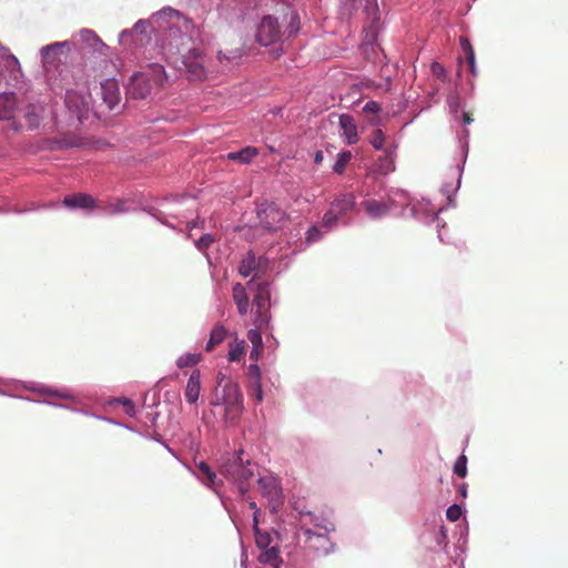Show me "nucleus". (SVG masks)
<instances>
[{
    "mask_svg": "<svg viewBox=\"0 0 568 568\" xmlns=\"http://www.w3.org/2000/svg\"><path fill=\"white\" fill-rule=\"evenodd\" d=\"M71 79H73L71 70L63 67L58 70L55 75H49V83L53 90L65 89V106L79 122H82V119L90 110L91 97L84 84L79 85L77 83V89L69 88L71 85Z\"/></svg>",
    "mask_w": 568,
    "mask_h": 568,
    "instance_id": "f257e3e1",
    "label": "nucleus"
},
{
    "mask_svg": "<svg viewBox=\"0 0 568 568\" xmlns=\"http://www.w3.org/2000/svg\"><path fill=\"white\" fill-rule=\"evenodd\" d=\"M176 37V31L171 30L168 38V47L169 50L174 53H180L182 55V63L186 70V73L191 80H204L206 78V58L203 52L197 49L189 48V42L191 40L187 36H180L179 43H173L174 38Z\"/></svg>",
    "mask_w": 568,
    "mask_h": 568,
    "instance_id": "f03ea898",
    "label": "nucleus"
},
{
    "mask_svg": "<svg viewBox=\"0 0 568 568\" xmlns=\"http://www.w3.org/2000/svg\"><path fill=\"white\" fill-rule=\"evenodd\" d=\"M168 77L161 64H151L148 70L134 73L126 88V94L131 99H145L153 89L165 85Z\"/></svg>",
    "mask_w": 568,
    "mask_h": 568,
    "instance_id": "7ed1b4c3",
    "label": "nucleus"
},
{
    "mask_svg": "<svg viewBox=\"0 0 568 568\" xmlns=\"http://www.w3.org/2000/svg\"><path fill=\"white\" fill-rule=\"evenodd\" d=\"M256 217L258 225L267 232L282 230L287 220V213L275 202L263 201L256 205Z\"/></svg>",
    "mask_w": 568,
    "mask_h": 568,
    "instance_id": "20e7f679",
    "label": "nucleus"
},
{
    "mask_svg": "<svg viewBox=\"0 0 568 568\" xmlns=\"http://www.w3.org/2000/svg\"><path fill=\"white\" fill-rule=\"evenodd\" d=\"M224 474L239 485L242 494H245L247 491L245 485L254 476V470L251 468L250 462L244 465L242 458L237 457L224 466Z\"/></svg>",
    "mask_w": 568,
    "mask_h": 568,
    "instance_id": "39448f33",
    "label": "nucleus"
},
{
    "mask_svg": "<svg viewBox=\"0 0 568 568\" xmlns=\"http://www.w3.org/2000/svg\"><path fill=\"white\" fill-rule=\"evenodd\" d=\"M302 536L304 547L317 556L327 555L332 549V542L327 535L326 527L325 532H316L313 531L311 528H303Z\"/></svg>",
    "mask_w": 568,
    "mask_h": 568,
    "instance_id": "423d86ee",
    "label": "nucleus"
},
{
    "mask_svg": "<svg viewBox=\"0 0 568 568\" xmlns=\"http://www.w3.org/2000/svg\"><path fill=\"white\" fill-rule=\"evenodd\" d=\"M282 36L281 27L276 18L265 16L256 30V40L262 45L275 43Z\"/></svg>",
    "mask_w": 568,
    "mask_h": 568,
    "instance_id": "0eeeda50",
    "label": "nucleus"
},
{
    "mask_svg": "<svg viewBox=\"0 0 568 568\" xmlns=\"http://www.w3.org/2000/svg\"><path fill=\"white\" fill-rule=\"evenodd\" d=\"M212 405H224V415L227 419L234 420L242 410L241 393H215L211 400Z\"/></svg>",
    "mask_w": 568,
    "mask_h": 568,
    "instance_id": "6e6552de",
    "label": "nucleus"
},
{
    "mask_svg": "<svg viewBox=\"0 0 568 568\" xmlns=\"http://www.w3.org/2000/svg\"><path fill=\"white\" fill-rule=\"evenodd\" d=\"M258 488L263 496L268 499V505L272 511H277L282 506V489L276 478L273 476H264L258 479Z\"/></svg>",
    "mask_w": 568,
    "mask_h": 568,
    "instance_id": "1a4fd4ad",
    "label": "nucleus"
},
{
    "mask_svg": "<svg viewBox=\"0 0 568 568\" xmlns=\"http://www.w3.org/2000/svg\"><path fill=\"white\" fill-rule=\"evenodd\" d=\"M270 305V294L265 286L258 285L257 293L253 298V306L255 307V324L260 328L268 322L267 310Z\"/></svg>",
    "mask_w": 568,
    "mask_h": 568,
    "instance_id": "9d476101",
    "label": "nucleus"
},
{
    "mask_svg": "<svg viewBox=\"0 0 568 568\" xmlns=\"http://www.w3.org/2000/svg\"><path fill=\"white\" fill-rule=\"evenodd\" d=\"M65 47H68V42H54L41 49L42 62L48 73L52 68L58 67L61 61L60 55Z\"/></svg>",
    "mask_w": 568,
    "mask_h": 568,
    "instance_id": "9b49d317",
    "label": "nucleus"
},
{
    "mask_svg": "<svg viewBox=\"0 0 568 568\" xmlns=\"http://www.w3.org/2000/svg\"><path fill=\"white\" fill-rule=\"evenodd\" d=\"M100 92L103 102L110 110H113L120 101V89L118 82L113 79H106L101 83Z\"/></svg>",
    "mask_w": 568,
    "mask_h": 568,
    "instance_id": "f8f14e48",
    "label": "nucleus"
},
{
    "mask_svg": "<svg viewBox=\"0 0 568 568\" xmlns=\"http://www.w3.org/2000/svg\"><path fill=\"white\" fill-rule=\"evenodd\" d=\"M338 123L347 143L351 145L357 143L358 133L353 116L349 114H342L339 115Z\"/></svg>",
    "mask_w": 568,
    "mask_h": 568,
    "instance_id": "ddd939ff",
    "label": "nucleus"
},
{
    "mask_svg": "<svg viewBox=\"0 0 568 568\" xmlns=\"http://www.w3.org/2000/svg\"><path fill=\"white\" fill-rule=\"evenodd\" d=\"M16 108L17 101L12 92L0 93V120H13Z\"/></svg>",
    "mask_w": 568,
    "mask_h": 568,
    "instance_id": "4468645a",
    "label": "nucleus"
},
{
    "mask_svg": "<svg viewBox=\"0 0 568 568\" xmlns=\"http://www.w3.org/2000/svg\"><path fill=\"white\" fill-rule=\"evenodd\" d=\"M395 150L396 145L385 149V154L379 156L375 163V170L377 173L386 175L395 170Z\"/></svg>",
    "mask_w": 568,
    "mask_h": 568,
    "instance_id": "2eb2a0df",
    "label": "nucleus"
},
{
    "mask_svg": "<svg viewBox=\"0 0 568 568\" xmlns=\"http://www.w3.org/2000/svg\"><path fill=\"white\" fill-rule=\"evenodd\" d=\"M63 204L70 209H93L95 206V201L88 194L77 193L67 195L63 199Z\"/></svg>",
    "mask_w": 568,
    "mask_h": 568,
    "instance_id": "dca6fc26",
    "label": "nucleus"
},
{
    "mask_svg": "<svg viewBox=\"0 0 568 568\" xmlns=\"http://www.w3.org/2000/svg\"><path fill=\"white\" fill-rule=\"evenodd\" d=\"M364 211L372 219H379L389 212V205L376 200H366L362 203Z\"/></svg>",
    "mask_w": 568,
    "mask_h": 568,
    "instance_id": "f3484780",
    "label": "nucleus"
},
{
    "mask_svg": "<svg viewBox=\"0 0 568 568\" xmlns=\"http://www.w3.org/2000/svg\"><path fill=\"white\" fill-rule=\"evenodd\" d=\"M233 300L236 304L239 313L243 316L246 315L250 301L244 286L241 283H236L233 286Z\"/></svg>",
    "mask_w": 568,
    "mask_h": 568,
    "instance_id": "a211bd4d",
    "label": "nucleus"
},
{
    "mask_svg": "<svg viewBox=\"0 0 568 568\" xmlns=\"http://www.w3.org/2000/svg\"><path fill=\"white\" fill-rule=\"evenodd\" d=\"M355 206V196L353 194H343L332 202L331 207L342 216L344 213L352 211Z\"/></svg>",
    "mask_w": 568,
    "mask_h": 568,
    "instance_id": "6ab92c4d",
    "label": "nucleus"
},
{
    "mask_svg": "<svg viewBox=\"0 0 568 568\" xmlns=\"http://www.w3.org/2000/svg\"><path fill=\"white\" fill-rule=\"evenodd\" d=\"M257 559L258 562L270 565L273 568H280L283 562L280 556V551L276 547H270L262 550Z\"/></svg>",
    "mask_w": 568,
    "mask_h": 568,
    "instance_id": "aec40b11",
    "label": "nucleus"
},
{
    "mask_svg": "<svg viewBox=\"0 0 568 568\" xmlns=\"http://www.w3.org/2000/svg\"><path fill=\"white\" fill-rule=\"evenodd\" d=\"M258 151L254 146H246L237 152L227 153L226 158L229 160L239 161L240 163L247 164L250 163L256 155Z\"/></svg>",
    "mask_w": 568,
    "mask_h": 568,
    "instance_id": "412c9836",
    "label": "nucleus"
},
{
    "mask_svg": "<svg viewBox=\"0 0 568 568\" xmlns=\"http://www.w3.org/2000/svg\"><path fill=\"white\" fill-rule=\"evenodd\" d=\"M196 476L209 487H214L216 475L212 468L205 463L200 462L195 464Z\"/></svg>",
    "mask_w": 568,
    "mask_h": 568,
    "instance_id": "4be33fe9",
    "label": "nucleus"
},
{
    "mask_svg": "<svg viewBox=\"0 0 568 568\" xmlns=\"http://www.w3.org/2000/svg\"><path fill=\"white\" fill-rule=\"evenodd\" d=\"M82 141L79 136L74 134H63L60 138L55 139L52 144V149H69L81 146Z\"/></svg>",
    "mask_w": 568,
    "mask_h": 568,
    "instance_id": "5701e85b",
    "label": "nucleus"
},
{
    "mask_svg": "<svg viewBox=\"0 0 568 568\" xmlns=\"http://www.w3.org/2000/svg\"><path fill=\"white\" fill-rule=\"evenodd\" d=\"M226 337V328L223 325H215L211 332L210 339L205 345L206 352H212Z\"/></svg>",
    "mask_w": 568,
    "mask_h": 568,
    "instance_id": "b1692460",
    "label": "nucleus"
},
{
    "mask_svg": "<svg viewBox=\"0 0 568 568\" xmlns=\"http://www.w3.org/2000/svg\"><path fill=\"white\" fill-rule=\"evenodd\" d=\"M256 270V257L254 253L248 252L242 260L239 272L242 276L247 277Z\"/></svg>",
    "mask_w": 568,
    "mask_h": 568,
    "instance_id": "393cba45",
    "label": "nucleus"
},
{
    "mask_svg": "<svg viewBox=\"0 0 568 568\" xmlns=\"http://www.w3.org/2000/svg\"><path fill=\"white\" fill-rule=\"evenodd\" d=\"M24 119L30 130L37 129L40 124V108L28 105L24 112Z\"/></svg>",
    "mask_w": 568,
    "mask_h": 568,
    "instance_id": "a878e982",
    "label": "nucleus"
},
{
    "mask_svg": "<svg viewBox=\"0 0 568 568\" xmlns=\"http://www.w3.org/2000/svg\"><path fill=\"white\" fill-rule=\"evenodd\" d=\"M247 339L251 342L253 346V351L251 353V358L257 357L258 354L263 351V342L262 335L258 329H250L247 332Z\"/></svg>",
    "mask_w": 568,
    "mask_h": 568,
    "instance_id": "bb28decb",
    "label": "nucleus"
},
{
    "mask_svg": "<svg viewBox=\"0 0 568 568\" xmlns=\"http://www.w3.org/2000/svg\"><path fill=\"white\" fill-rule=\"evenodd\" d=\"M253 521H254V531H255V541H256V546L261 549V550H264L266 548H270V544H271V536L266 532H261L260 529H258V519L253 518Z\"/></svg>",
    "mask_w": 568,
    "mask_h": 568,
    "instance_id": "cd10ccee",
    "label": "nucleus"
},
{
    "mask_svg": "<svg viewBox=\"0 0 568 568\" xmlns=\"http://www.w3.org/2000/svg\"><path fill=\"white\" fill-rule=\"evenodd\" d=\"M202 359V355L201 354H197V353H187V354H184L182 356H180L176 361V365L180 367V368H184V367H193L195 366L197 363H200Z\"/></svg>",
    "mask_w": 568,
    "mask_h": 568,
    "instance_id": "c85d7f7f",
    "label": "nucleus"
},
{
    "mask_svg": "<svg viewBox=\"0 0 568 568\" xmlns=\"http://www.w3.org/2000/svg\"><path fill=\"white\" fill-rule=\"evenodd\" d=\"M352 160L351 151H343L338 154L337 160L333 166V171L337 174H343L345 172L346 166Z\"/></svg>",
    "mask_w": 568,
    "mask_h": 568,
    "instance_id": "c756f323",
    "label": "nucleus"
},
{
    "mask_svg": "<svg viewBox=\"0 0 568 568\" xmlns=\"http://www.w3.org/2000/svg\"><path fill=\"white\" fill-rule=\"evenodd\" d=\"M385 134L383 133V131L381 129H376L373 131L372 135H371V139H369V143L373 145V148L375 150H378V151H382L384 149V144H385Z\"/></svg>",
    "mask_w": 568,
    "mask_h": 568,
    "instance_id": "7c9ffc66",
    "label": "nucleus"
},
{
    "mask_svg": "<svg viewBox=\"0 0 568 568\" xmlns=\"http://www.w3.org/2000/svg\"><path fill=\"white\" fill-rule=\"evenodd\" d=\"M0 62L11 72L18 71L20 69L18 59L10 52V50L7 51V54L3 55Z\"/></svg>",
    "mask_w": 568,
    "mask_h": 568,
    "instance_id": "2f4dec72",
    "label": "nucleus"
},
{
    "mask_svg": "<svg viewBox=\"0 0 568 568\" xmlns=\"http://www.w3.org/2000/svg\"><path fill=\"white\" fill-rule=\"evenodd\" d=\"M201 388V374L199 369H193L189 379L185 390H200Z\"/></svg>",
    "mask_w": 568,
    "mask_h": 568,
    "instance_id": "473e14b6",
    "label": "nucleus"
},
{
    "mask_svg": "<svg viewBox=\"0 0 568 568\" xmlns=\"http://www.w3.org/2000/svg\"><path fill=\"white\" fill-rule=\"evenodd\" d=\"M454 473L460 478H464L467 475V458L465 455H462L456 460L454 465Z\"/></svg>",
    "mask_w": 568,
    "mask_h": 568,
    "instance_id": "72a5a7b5",
    "label": "nucleus"
},
{
    "mask_svg": "<svg viewBox=\"0 0 568 568\" xmlns=\"http://www.w3.org/2000/svg\"><path fill=\"white\" fill-rule=\"evenodd\" d=\"M244 342L241 344H234L231 346V349L229 352V361L230 362H239L244 354Z\"/></svg>",
    "mask_w": 568,
    "mask_h": 568,
    "instance_id": "f704fd0d",
    "label": "nucleus"
},
{
    "mask_svg": "<svg viewBox=\"0 0 568 568\" xmlns=\"http://www.w3.org/2000/svg\"><path fill=\"white\" fill-rule=\"evenodd\" d=\"M339 217V214H337L332 207L327 210V212L323 216V225L327 229H332L337 220Z\"/></svg>",
    "mask_w": 568,
    "mask_h": 568,
    "instance_id": "c9c22d12",
    "label": "nucleus"
},
{
    "mask_svg": "<svg viewBox=\"0 0 568 568\" xmlns=\"http://www.w3.org/2000/svg\"><path fill=\"white\" fill-rule=\"evenodd\" d=\"M214 239L211 234H203L199 240L195 241V246L200 251H205L212 245Z\"/></svg>",
    "mask_w": 568,
    "mask_h": 568,
    "instance_id": "e433bc0d",
    "label": "nucleus"
},
{
    "mask_svg": "<svg viewBox=\"0 0 568 568\" xmlns=\"http://www.w3.org/2000/svg\"><path fill=\"white\" fill-rule=\"evenodd\" d=\"M462 516V508L459 505L454 504L446 510V517L449 521H457Z\"/></svg>",
    "mask_w": 568,
    "mask_h": 568,
    "instance_id": "4c0bfd02",
    "label": "nucleus"
},
{
    "mask_svg": "<svg viewBox=\"0 0 568 568\" xmlns=\"http://www.w3.org/2000/svg\"><path fill=\"white\" fill-rule=\"evenodd\" d=\"M106 212L109 214H120L126 212L125 202L122 200H118L115 203L110 204L106 207Z\"/></svg>",
    "mask_w": 568,
    "mask_h": 568,
    "instance_id": "58836bf2",
    "label": "nucleus"
},
{
    "mask_svg": "<svg viewBox=\"0 0 568 568\" xmlns=\"http://www.w3.org/2000/svg\"><path fill=\"white\" fill-rule=\"evenodd\" d=\"M151 28V24L145 20H139L134 27L132 28L131 32L135 34H146Z\"/></svg>",
    "mask_w": 568,
    "mask_h": 568,
    "instance_id": "ea45409f",
    "label": "nucleus"
},
{
    "mask_svg": "<svg viewBox=\"0 0 568 568\" xmlns=\"http://www.w3.org/2000/svg\"><path fill=\"white\" fill-rule=\"evenodd\" d=\"M300 29V17L296 13H293L290 20L288 27V36H294L297 33Z\"/></svg>",
    "mask_w": 568,
    "mask_h": 568,
    "instance_id": "a19ab883",
    "label": "nucleus"
},
{
    "mask_svg": "<svg viewBox=\"0 0 568 568\" xmlns=\"http://www.w3.org/2000/svg\"><path fill=\"white\" fill-rule=\"evenodd\" d=\"M80 37L83 41H87V42H98L99 41V38L97 36V33L92 30H88V29H83L80 31Z\"/></svg>",
    "mask_w": 568,
    "mask_h": 568,
    "instance_id": "79ce46f5",
    "label": "nucleus"
},
{
    "mask_svg": "<svg viewBox=\"0 0 568 568\" xmlns=\"http://www.w3.org/2000/svg\"><path fill=\"white\" fill-rule=\"evenodd\" d=\"M118 403H121L125 407V413L129 415H133L135 412L134 404L131 399L126 397H121L116 399Z\"/></svg>",
    "mask_w": 568,
    "mask_h": 568,
    "instance_id": "37998d69",
    "label": "nucleus"
},
{
    "mask_svg": "<svg viewBox=\"0 0 568 568\" xmlns=\"http://www.w3.org/2000/svg\"><path fill=\"white\" fill-rule=\"evenodd\" d=\"M118 403H121L125 407V413L129 415H133L135 412L134 404L131 399L126 397H121L116 399Z\"/></svg>",
    "mask_w": 568,
    "mask_h": 568,
    "instance_id": "c03bdc74",
    "label": "nucleus"
},
{
    "mask_svg": "<svg viewBox=\"0 0 568 568\" xmlns=\"http://www.w3.org/2000/svg\"><path fill=\"white\" fill-rule=\"evenodd\" d=\"M320 237H321V232L317 229V226H312L308 229L307 234H306V241L308 243L316 242L317 240H320Z\"/></svg>",
    "mask_w": 568,
    "mask_h": 568,
    "instance_id": "a18cd8bd",
    "label": "nucleus"
},
{
    "mask_svg": "<svg viewBox=\"0 0 568 568\" xmlns=\"http://www.w3.org/2000/svg\"><path fill=\"white\" fill-rule=\"evenodd\" d=\"M363 111L365 113H378L381 111V104L376 101H368L364 105Z\"/></svg>",
    "mask_w": 568,
    "mask_h": 568,
    "instance_id": "49530a36",
    "label": "nucleus"
},
{
    "mask_svg": "<svg viewBox=\"0 0 568 568\" xmlns=\"http://www.w3.org/2000/svg\"><path fill=\"white\" fill-rule=\"evenodd\" d=\"M12 388H14L16 390H19V389H22V390H28V392H31V390H41L40 388H36L33 386H28L23 383H20V382H16L13 383L12 385H10Z\"/></svg>",
    "mask_w": 568,
    "mask_h": 568,
    "instance_id": "de8ad7c7",
    "label": "nucleus"
},
{
    "mask_svg": "<svg viewBox=\"0 0 568 568\" xmlns=\"http://www.w3.org/2000/svg\"><path fill=\"white\" fill-rule=\"evenodd\" d=\"M459 42H460V47H462L464 53L474 51V49L467 38L460 37Z\"/></svg>",
    "mask_w": 568,
    "mask_h": 568,
    "instance_id": "09e8293b",
    "label": "nucleus"
},
{
    "mask_svg": "<svg viewBox=\"0 0 568 568\" xmlns=\"http://www.w3.org/2000/svg\"><path fill=\"white\" fill-rule=\"evenodd\" d=\"M465 55H466V60L469 64L470 72L473 74H475V52L470 51V52L465 53Z\"/></svg>",
    "mask_w": 568,
    "mask_h": 568,
    "instance_id": "8fccbe9b",
    "label": "nucleus"
},
{
    "mask_svg": "<svg viewBox=\"0 0 568 568\" xmlns=\"http://www.w3.org/2000/svg\"><path fill=\"white\" fill-rule=\"evenodd\" d=\"M171 13L174 14L179 21H182V24L186 30L189 29V27H191V22L187 19L181 17L179 12L171 10Z\"/></svg>",
    "mask_w": 568,
    "mask_h": 568,
    "instance_id": "3c124183",
    "label": "nucleus"
},
{
    "mask_svg": "<svg viewBox=\"0 0 568 568\" xmlns=\"http://www.w3.org/2000/svg\"><path fill=\"white\" fill-rule=\"evenodd\" d=\"M200 393H185V398L189 404H194L199 399Z\"/></svg>",
    "mask_w": 568,
    "mask_h": 568,
    "instance_id": "603ef678",
    "label": "nucleus"
},
{
    "mask_svg": "<svg viewBox=\"0 0 568 568\" xmlns=\"http://www.w3.org/2000/svg\"><path fill=\"white\" fill-rule=\"evenodd\" d=\"M432 69L437 77L444 74V68L439 63H433Z\"/></svg>",
    "mask_w": 568,
    "mask_h": 568,
    "instance_id": "864d4df0",
    "label": "nucleus"
},
{
    "mask_svg": "<svg viewBox=\"0 0 568 568\" xmlns=\"http://www.w3.org/2000/svg\"><path fill=\"white\" fill-rule=\"evenodd\" d=\"M473 118H471V114L468 113V112H464L463 113V124L464 125H467V124H470L473 122Z\"/></svg>",
    "mask_w": 568,
    "mask_h": 568,
    "instance_id": "5fc2aeb1",
    "label": "nucleus"
},
{
    "mask_svg": "<svg viewBox=\"0 0 568 568\" xmlns=\"http://www.w3.org/2000/svg\"><path fill=\"white\" fill-rule=\"evenodd\" d=\"M324 160V154L322 151H316L315 154H314V162L316 164H321Z\"/></svg>",
    "mask_w": 568,
    "mask_h": 568,
    "instance_id": "6e6d98bb",
    "label": "nucleus"
},
{
    "mask_svg": "<svg viewBox=\"0 0 568 568\" xmlns=\"http://www.w3.org/2000/svg\"><path fill=\"white\" fill-rule=\"evenodd\" d=\"M250 508L254 510V517L255 516L257 517L260 510H258L255 501L250 503Z\"/></svg>",
    "mask_w": 568,
    "mask_h": 568,
    "instance_id": "4d7b16f0",
    "label": "nucleus"
},
{
    "mask_svg": "<svg viewBox=\"0 0 568 568\" xmlns=\"http://www.w3.org/2000/svg\"><path fill=\"white\" fill-rule=\"evenodd\" d=\"M8 50H9L8 48H6L2 44H0V60L3 58V55L7 54Z\"/></svg>",
    "mask_w": 568,
    "mask_h": 568,
    "instance_id": "13d9d810",
    "label": "nucleus"
},
{
    "mask_svg": "<svg viewBox=\"0 0 568 568\" xmlns=\"http://www.w3.org/2000/svg\"><path fill=\"white\" fill-rule=\"evenodd\" d=\"M219 60L221 62H223V60L225 59L226 61H230L231 59L229 57H226L225 54H223L222 52H219Z\"/></svg>",
    "mask_w": 568,
    "mask_h": 568,
    "instance_id": "bf43d9fd",
    "label": "nucleus"
},
{
    "mask_svg": "<svg viewBox=\"0 0 568 568\" xmlns=\"http://www.w3.org/2000/svg\"><path fill=\"white\" fill-rule=\"evenodd\" d=\"M460 494L463 497H466V494H467V489H466V486L465 485H462L460 486V489H459Z\"/></svg>",
    "mask_w": 568,
    "mask_h": 568,
    "instance_id": "052dcab7",
    "label": "nucleus"
},
{
    "mask_svg": "<svg viewBox=\"0 0 568 568\" xmlns=\"http://www.w3.org/2000/svg\"><path fill=\"white\" fill-rule=\"evenodd\" d=\"M263 393H256V400L257 403H261L263 400Z\"/></svg>",
    "mask_w": 568,
    "mask_h": 568,
    "instance_id": "680f3d73",
    "label": "nucleus"
},
{
    "mask_svg": "<svg viewBox=\"0 0 568 568\" xmlns=\"http://www.w3.org/2000/svg\"><path fill=\"white\" fill-rule=\"evenodd\" d=\"M457 103H450V109L453 112H457Z\"/></svg>",
    "mask_w": 568,
    "mask_h": 568,
    "instance_id": "e2e57ef3",
    "label": "nucleus"
},
{
    "mask_svg": "<svg viewBox=\"0 0 568 568\" xmlns=\"http://www.w3.org/2000/svg\"><path fill=\"white\" fill-rule=\"evenodd\" d=\"M11 126H12V129L14 131H19L20 130V128L17 125V123L14 121L11 123Z\"/></svg>",
    "mask_w": 568,
    "mask_h": 568,
    "instance_id": "0e129e2a",
    "label": "nucleus"
},
{
    "mask_svg": "<svg viewBox=\"0 0 568 568\" xmlns=\"http://www.w3.org/2000/svg\"><path fill=\"white\" fill-rule=\"evenodd\" d=\"M251 369L258 373V367L256 365H251Z\"/></svg>",
    "mask_w": 568,
    "mask_h": 568,
    "instance_id": "69168bd1",
    "label": "nucleus"
},
{
    "mask_svg": "<svg viewBox=\"0 0 568 568\" xmlns=\"http://www.w3.org/2000/svg\"><path fill=\"white\" fill-rule=\"evenodd\" d=\"M52 395H61L62 393H58V392H54V393H51Z\"/></svg>",
    "mask_w": 568,
    "mask_h": 568,
    "instance_id": "338daca9",
    "label": "nucleus"
},
{
    "mask_svg": "<svg viewBox=\"0 0 568 568\" xmlns=\"http://www.w3.org/2000/svg\"><path fill=\"white\" fill-rule=\"evenodd\" d=\"M351 2H355L356 0H349Z\"/></svg>",
    "mask_w": 568,
    "mask_h": 568,
    "instance_id": "774afa93",
    "label": "nucleus"
}]
</instances>
